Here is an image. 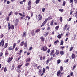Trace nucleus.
Wrapping results in <instances>:
<instances>
[{"mask_svg": "<svg viewBox=\"0 0 77 77\" xmlns=\"http://www.w3.org/2000/svg\"><path fill=\"white\" fill-rule=\"evenodd\" d=\"M60 70L61 71H63V67L62 66H60Z\"/></svg>", "mask_w": 77, "mask_h": 77, "instance_id": "4c0bfd02", "label": "nucleus"}, {"mask_svg": "<svg viewBox=\"0 0 77 77\" xmlns=\"http://www.w3.org/2000/svg\"><path fill=\"white\" fill-rule=\"evenodd\" d=\"M29 63H27L25 64V66H29Z\"/></svg>", "mask_w": 77, "mask_h": 77, "instance_id": "3c124183", "label": "nucleus"}, {"mask_svg": "<svg viewBox=\"0 0 77 77\" xmlns=\"http://www.w3.org/2000/svg\"><path fill=\"white\" fill-rule=\"evenodd\" d=\"M47 47L44 46H43L41 48V50H43V51H46V50H47Z\"/></svg>", "mask_w": 77, "mask_h": 77, "instance_id": "f257e3e1", "label": "nucleus"}, {"mask_svg": "<svg viewBox=\"0 0 77 77\" xmlns=\"http://www.w3.org/2000/svg\"><path fill=\"white\" fill-rule=\"evenodd\" d=\"M40 39H41V41H42V42H43V41H44V40H45V38H44V37L43 36L41 37L40 38Z\"/></svg>", "mask_w": 77, "mask_h": 77, "instance_id": "423d86ee", "label": "nucleus"}, {"mask_svg": "<svg viewBox=\"0 0 77 77\" xmlns=\"http://www.w3.org/2000/svg\"><path fill=\"white\" fill-rule=\"evenodd\" d=\"M11 61L10 60V57H8V58L7 62H8V63H9Z\"/></svg>", "mask_w": 77, "mask_h": 77, "instance_id": "a211bd4d", "label": "nucleus"}, {"mask_svg": "<svg viewBox=\"0 0 77 77\" xmlns=\"http://www.w3.org/2000/svg\"><path fill=\"white\" fill-rule=\"evenodd\" d=\"M72 49H73V47H71L70 48V51H72Z\"/></svg>", "mask_w": 77, "mask_h": 77, "instance_id": "864d4df0", "label": "nucleus"}, {"mask_svg": "<svg viewBox=\"0 0 77 77\" xmlns=\"http://www.w3.org/2000/svg\"><path fill=\"white\" fill-rule=\"evenodd\" d=\"M57 42H59V40H57L56 41H55L54 42V44L56 45V44H57Z\"/></svg>", "mask_w": 77, "mask_h": 77, "instance_id": "c756f323", "label": "nucleus"}, {"mask_svg": "<svg viewBox=\"0 0 77 77\" xmlns=\"http://www.w3.org/2000/svg\"><path fill=\"white\" fill-rule=\"evenodd\" d=\"M22 65H23L22 64L18 65L17 66V68L19 69H20V68H21V66H22Z\"/></svg>", "mask_w": 77, "mask_h": 77, "instance_id": "6ab92c4d", "label": "nucleus"}, {"mask_svg": "<svg viewBox=\"0 0 77 77\" xmlns=\"http://www.w3.org/2000/svg\"><path fill=\"white\" fill-rule=\"evenodd\" d=\"M53 23H54V20H52L50 23V25L52 26L53 25Z\"/></svg>", "mask_w": 77, "mask_h": 77, "instance_id": "0eeeda50", "label": "nucleus"}, {"mask_svg": "<svg viewBox=\"0 0 77 77\" xmlns=\"http://www.w3.org/2000/svg\"><path fill=\"white\" fill-rule=\"evenodd\" d=\"M12 11L10 12L9 14H8V16L9 17V16H11V15H12Z\"/></svg>", "mask_w": 77, "mask_h": 77, "instance_id": "58836bf2", "label": "nucleus"}, {"mask_svg": "<svg viewBox=\"0 0 77 77\" xmlns=\"http://www.w3.org/2000/svg\"><path fill=\"white\" fill-rule=\"evenodd\" d=\"M52 2L54 3V4H55L56 3V2H55V1H54V0H52Z\"/></svg>", "mask_w": 77, "mask_h": 77, "instance_id": "774afa93", "label": "nucleus"}, {"mask_svg": "<svg viewBox=\"0 0 77 77\" xmlns=\"http://www.w3.org/2000/svg\"><path fill=\"white\" fill-rule=\"evenodd\" d=\"M47 23V22H46V21H45L43 23H42V26H44V25H45V24H46V23Z\"/></svg>", "mask_w": 77, "mask_h": 77, "instance_id": "c9c22d12", "label": "nucleus"}, {"mask_svg": "<svg viewBox=\"0 0 77 77\" xmlns=\"http://www.w3.org/2000/svg\"><path fill=\"white\" fill-rule=\"evenodd\" d=\"M16 46V43H14V44L13 45V49H14V48H15V46Z\"/></svg>", "mask_w": 77, "mask_h": 77, "instance_id": "9d476101", "label": "nucleus"}, {"mask_svg": "<svg viewBox=\"0 0 77 77\" xmlns=\"http://www.w3.org/2000/svg\"><path fill=\"white\" fill-rule=\"evenodd\" d=\"M50 51V49H48L47 51L48 53H49Z\"/></svg>", "mask_w": 77, "mask_h": 77, "instance_id": "69168bd1", "label": "nucleus"}, {"mask_svg": "<svg viewBox=\"0 0 77 77\" xmlns=\"http://www.w3.org/2000/svg\"><path fill=\"white\" fill-rule=\"evenodd\" d=\"M31 33H32V35H35V31H34V30H32V31Z\"/></svg>", "mask_w": 77, "mask_h": 77, "instance_id": "cd10ccee", "label": "nucleus"}, {"mask_svg": "<svg viewBox=\"0 0 77 77\" xmlns=\"http://www.w3.org/2000/svg\"><path fill=\"white\" fill-rule=\"evenodd\" d=\"M26 36V32H25L23 33V35H22V37L23 38V36Z\"/></svg>", "mask_w": 77, "mask_h": 77, "instance_id": "4468645a", "label": "nucleus"}, {"mask_svg": "<svg viewBox=\"0 0 77 77\" xmlns=\"http://www.w3.org/2000/svg\"><path fill=\"white\" fill-rule=\"evenodd\" d=\"M48 35V32H46L44 34V36H47V35Z\"/></svg>", "mask_w": 77, "mask_h": 77, "instance_id": "2eb2a0df", "label": "nucleus"}, {"mask_svg": "<svg viewBox=\"0 0 77 77\" xmlns=\"http://www.w3.org/2000/svg\"><path fill=\"white\" fill-rule=\"evenodd\" d=\"M8 30H11V27L10 26H8Z\"/></svg>", "mask_w": 77, "mask_h": 77, "instance_id": "0e129e2a", "label": "nucleus"}, {"mask_svg": "<svg viewBox=\"0 0 77 77\" xmlns=\"http://www.w3.org/2000/svg\"><path fill=\"white\" fill-rule=\"evenodd\" d=\"M60 21H62V17H60Z\"/></svg>", "mask_w": 77, "mask_h": 77, "instance_id": "603ef678", "label": "nucleus"}, {"mask_svg": "<svg viewBox=\"0 0 77 77\" xmlns=\"http://www.w3.org/2000/svg\"><path fill=\"white\" fill-rule=\"evenodd\" d=\"M54 50H51V54H53V53H54Z\"/></svg>", "mask_w": 77, "mask_h": 77, "instance_id": "bb28decb", "label": "nucleus"}, {"mask_svg": "<svg viewBox=\"0 0 77 77\" xmlns=\"http://www.w3.org/2000/svg\"><path fill=\"white\" fill-rule=\"evenodd\" d=\"M20 4L22 5V4H23V1H20Z\"/></svg>", "mask_w": 77, "mask_h": 77, "instance_id": "13d9d810", "label": "nucleus"}, {"mask_svg": "<svg viewBox=\"0 0 77 77\" xmlns=\"http://www.w3.org/2000/svg\"><path fill=\"white\" fill-rule=\"evenodd\" d=\"M64 62L66 63L68 62V59H67L66 60H65L64 61Z\"/></svg>", "mask_w": 77, "mask_h": 77, "instance_id": "e433bc0d", "label": "nucleus"}, {"mask_svg": "<svg viewBox=\"0 0 77 77\" xmlns=\"http://www.w3.org/2000/svg\"><path fill=\"white\" fill-rule=\"evenodd\" d=\"M45 10V8H43L42 9V11L43 12H44Z\"/></svg>", "mask_w": 77, "mask_h": 77, "instance_id": "37998d69", "label": "nucleus"}, {"mask_svg": "<svg viewBox=\"0 0 77 77\" xmlns=\"http://www.w3.org/2000/svg\"><path fill=\"white\" fill-rule=\"evenodd\" d=\"M59 26H57L55 27V29L57 30H58V29H59Z\"/></svg>", "mask_w": 77, "mask_h": 77, "instance_id": "4be33fe9", "label": "nucleus"}, {"mask_svg": "<svg viewBox=\"0 0 77 77\" xmlns=\"http://www.w3.org/2000/svg\"><path fill=\"white\" fill-rule=\"evenodd\" d=\"M30 58H28L27 59L26 62H30Z\"/></svg>", "mask_w": 77, "mask_h": 77, "instance_id": "aec40b11", "label": "nucleus"}, {"mask_svg": "<svg viewBox=\"0 0 77 77\" xmlns=\"http://www.w3.org/2000/svg\"><path fill=\"white\" fill-rule=\"evenodd\" d=\"M3 37V34H1V36H0V38H2Z\"/></svg>", "mask_w": 77, "mask_h": 77, "instance_id": "5fc2aeb1", "label": "nucleus"}, {"mask_svg": "<svg viewBox=\"0 0 77 77\" xmlns=\"http://www.w3.org/2000/svg\"><path fill=\"white\" fill-rule=\"evenodd\" d=\"M30 8H31V6L30 5H29L28 7V10H29V11L30 10V9H31Z\"/></svg>", "mask_w": 77, "mask_h": 77, "instance_id": "412c9836", "label": "nucleus"}, {"mask_svg": "<svg viewBox=\"0 0 77 77\" xmlns=\"http://www.w3.org/2000/svg\"><path fill=\"white\" fill-rule=\"evenodd\" d=\"M60 54H61V55H63V54H64V52H63V51H60Z\"/></svg>", "mask_w": 77, "mask_h": 77, "instance_id": "ddd939ff", "label": "nucleus"}, {"mask_svg": "<svg viewBox=\"0 0 77 77\" xmlns=\"http://www.w3.org/2000/svg\"><path fill=\"white\" fill-rule=\"evenodd\" d=\"M63 41H61V42L60 43V45H63Z\"/></svg>", "mask_w": 77, "mask_h": 77, "instance_id": "473e14b6", "label": "nucleus"}, {"mask_svg": "<svg viewBox=\"0 0 77 77\" xmlns=\"http://www.w3.org/2000/svg\"><path fill=\"white\" fill-rule=\"evenodd\" d=\"M59 54V50H56V52L55 53L57 55Z\"/></svg>", "mask_w": 77, "mask_h": 77, "instance_id": "1a4fd4ad", "label": "nucleus"}, {"mask_svg": "<svg viewBox=\"0 0 77 77\" xmlns=\"http://www.w3.org/2000/svg\"><path fill=\"white\" fill-rule=\"evenodd\" d=\"M3 45H4V41L3 40H2L0 43V46H2V47H3Z\"/></svg>", "mask_w": 77, "mask_h": 77, "instance_id": "7ed1b4c3", "label": "nucleus"}, {"mask_svg": "<svg viewBox=\"0 0 77 77\" xmlns=\"http://www.w3.org/2000/svg\"><path fill=\"white\" fill-rule=\"evenodd\" d=\"M75 54H72V59H74L75 57Z\"/></svg>", "mask_w": 77, "mask_h": 77, "instance_id": "6e6552de", "label": "nucleus"}, {"mask_svg": "<svg viewBox=\"0 0 77 77\" xmlns=\"http://www.w3.org/2000/svg\"><path fill=\"white\" fill-rule=\"evenodd\" d=\"M6 71H7V69H6V67H5L4 68V71L5 72Z\"/></svg>", "mask_w": 77, "mask_h": 77, "instance_id": "a18cd8bd", "label": "nucleus"}, {"mask_svg": "<svg viewBox=\"0 0 77 77\" xmlns=\"http://www.w3.org/2000/svg\"><path fill=\"white\" fill-rule=\"evenodd\" d=\"M7 54H8V52L6 51L5 53V55H7Z\"/></svg>", "mask_w": 77, "mask_h": 77, "instance_id": "338daca9", "label": "nucleus"}, {"mask_svg": "<svg viewBox=\"0 0 77 77\" xmlns=\"http://www.w3.org/2000/svg\"><path fill=\"white\" fill-rule=\"evenodd\" d=\"M15 22L16 23H18V19H16L15 20Z\"/></svg>", "mask_w": 77, "mask_h": 77, "instance_id": "09e8293b", "label": "nucleus"}, {"mask_svg": "<svg viewBox=\"0 0 77 77\" xmlns=\"http://www.w3.org/2000/svg\"><path fill=\"white\" fill-rule=\"evenodd\" d=\"M77 66V65H75V66H73V67L72 68V70H73V69H74L75 68V66Z\"/></svg>", "mask_w": 77, "mask_h": 77, "instance_id": "f704fd0d", "label": "nucleus"}, {"mask_svg": "<svg viewBox=\"0 0 77 77\" xmlns=\"http://www.w3.org/2000/svg\"><path fill=\"white\" fill-rule=\"evenodd\" d=\"M7 46H8V45H7V44H5V45L4 46L5 48H6Z\"/></svg>", "mask_w": 77, "mask_h": 77, "instance_id": "052dcab7", "label": "nucleus"}, {"mask_svg": "<svg viewBox=\"0 0 77 77\" xmlns=\"http://www.w3.org/2000/svg\"><path fill=\"white\" fill-rule=\"evenodd\" d=\"M6 19L8 21H9V17H7Z\"/></svg>", "mask_w": 77, "mask_h": 77, "instance_id": "8fccbe9b", "label": "nucleus"}, {"mask_svg": "<svg viewBox=\"0 0 77 77\" xmlns=\"http://www.w3.org/2000/svg\"><path fill=\"white\" fill-rule=\"evenodd\" d=\"M12 70H13L14 69V68H15V66H14V65H13L12 66Z\"/></svg>", "mask_w": 77, "mask_h": 77, "instance_id": "ea45409f", "label": "nucleus"}, {"mask_svg": "<svg viewBox=\"0 0 77 77\" xmlns=\"http://www.w3.org/2000/svg\"><path fill=\"white\" fill-rule=\"evenodd\" d=\"M43 72H45V69L43 68Z\"/></svg>", "mask_w": 77, "mask_h": 77, "instance_id": "6e6d98bb", "label": "nucleus"}, {"mask_svg": "<svg viewBox=\"0 0 77 77\" xmlns=\"http://www.w3.org/2000/svg\"><path fill=\"white\" fill-rule=\"evenodd\" d=\"M65 3H66L65 1H64L63 2V5H62L63 6H65Z\"/></svg>", "mask_w": 77, "mask_h": 77, "instance_id": "a878e982", "label": "nucleus"}, {"mask_svg": "<svg viewBox=\"0 0 77 77\" xmlns=\"http://www.w3.org/2000/svg\"><path fill=\"white\" fill-rule=\"evenodd\" d=\"M40 31V29H37L35 31V33H38V32H39Z\"/></svg>", "mask_w": 77, "mask_h": 77, "instance_id": "5701e85b", "label": "nucleus"}, {"mask_svg": "<svg viewBox=\"0 0 77 77\" xmlns=\"http://www.w3.org/2000/svg\"><path fill=\"white\" fill-rule=\"evenodd\" d=\"M57 38L59 39H60V38H61V35H59L57 36Z\"/></svg>", "mask_w": 77, "mask_h": 77, "instance_id": "72a5a7b5", "label": "nucleus"}, {"mask_svg": "<svg viewBox=\"0 0 77 77\" xmlns=\"http://www.w3.org/2000/svg\"><path fill=\"white\" fill-rule=\"evenodd\" d=\"M50 27H48L47 29V30H50Z\"/></svg>", "mask_w": 77, "mask_h": 77, "instance_id": "680f3d73", "label": "nucleus"}, {"mask_svg": "<svg viewBox=\"0 0 77 77\" xmlns=\"http://www.w3.org/2000/svg\"><path fill=\"white\" fill-rule=\"evenodd\" d=\"M49 62H50V60H47L46 62V64H48V63H49Z\"/></svg>", "mask_w": 77, "mask_h": 77, "instance_id": "b1692460", "label": "nucleus"}, {"mask_svg": "<svg viewBox=\"0 0 77 77\" xmlns=\"http://www.w3.org/2000/svg\"><path fill=\"white\" fill-rule=\"evenodd\" d=\"M24 42H22L20 43V46H23V45H24Z\"/></svg>", "mask_w": 77, "mask_h": 77, "instance_id": "dca6fc26", "label": "nucleus"}, {"mask_svg": "<svg viewBox=\"0 0 77 77\" xmlns=\"http://www.w3.org/2000/svg\"><path fill=\"white\" fill-rule=\"evenodd\" d=\"M13 49H14L13 48H12V46H10L8 48V50H13Z\"/></svg>", "mask_w": 77, "mask_h": 77, "instance_id": "f8f14e48", "label": "nucleus"}, {"mask_svg": "<svg viewBox=\"0 0 77 77\" xmlns=\"http://www.w3.org/2000/svg\"><path fill=\"white\" fill-rule=\"evenodd\" d=\"M39 20H42V16L41 14H39L38 15V17Z\"/></svg>", "mask_w": 77, "mask_h": 77, "instance_id": "39448f33", "label": "nucleus"}, {"mask_svg": "<svg viewBox=\"0 0 77 77\" xmlns=\"http://www.w3.org/2000/svg\"><path fill=\"white\" fill-rule=\"evenodd\" d=\"M10 27L11 28V29H12V30L14 29V26L12 25H11Z\"/></svg>", "mask_w": 77, "mask_h": 77, "instance_id": "9b49d317", "label": "nucleus"}, {"mask_svg": "<svg viewBox=\"0 0 77 77\" xmlns=\"http://www.w3.org/2000/svg\"><path fill=\"white\" fill-rule=\"evenodd\" d=\"M40 2V0H37L35 1V3L36 4H38L39 3V2Z\"/></svg>", "mask_w": 77, "mask_h": 77, "instance_id": "f3484780", "label": "nucleus"}, {"mask_svg": "<svg viewBox=\"0 0 77 77\" xmlns=\"http://www.w3.org/2000/svg\"><path fill=\"white\" fill-rule=\"evenodd\" d=\"M38 72L39 74H41V72H42L41 71V69H39V71Z\"/></svg>", "mask_w": 77, "mask_h": 77, "instance_id": "a19ab883", "label": "nucleus"}, {"mask_svg": "<svg viewBox=\"0 0 77 77\" xmlns=\"http://www.w3.org/2000/svg\"><path fill=\"white\" fill-rule=\"evenodd\" d=\"M33 64V66H38V65L35 63H34Z\"/></svg>", "mask_w": 77, "mask_h": 77, "instance_id": "393cba45", "label": "nucleus"}, {"mask_svg": "<svg viewBox=\"0 0 77 77\" xmlns=\"http://www.w3.org/2000/svg\"><path fill=\"white\" fill-rule=\"evenodd\" d=\"M59 11H60V12H63V9H59Z\"/></svg>", "mask_w": 77, "mask_h": 77, "instance_id": "79ce46f5", "label": "nucleus"}, {"mask_svg": "<svg viewBox=\"0 0 77 77\" xmlns=\"http://www.w3.org/2000/svg\"><path fill=\"white\" fill-rule=\"evenodd\" d=\"M40 58V60H42V56H41Z\"/></svg>", "mask_w": 77, "mask_h": 77, "instance_id": "e2e57ef3", "label": "nucleus"}, {"mask_svg": "<svg viewBox=\"0 0 77 77\" xmlns=\"http://www.w3.org/2000/svg\"><path fill=\"white\" fill-rule=\"evenodd\" d=\"M28 5L29 6L31 5V2L30 1H29L28 2Z\"/></svg>", "mask_w": 77, "mask_h": 77, "instance_id": "49530a36", "label": "nucleus"}, {"mask_svg": "<svg viewBox=\"0 0 77 77\" xmlns=\"http://www.w3.org/2000/svg\"><path fill=\"white\" fill-rule=\"evenodd\" d=\"M60 74H61V71L60 70L58 71L57 74V76H59V75H60Z\"/></svg>", "mask_w": 77, "mask_h": 77, "instance_id": "20e7f679", "label": "nucleus"}, {"mask_svg": "<svg viewBox=\"0 0 77 77\" xmlns=\"http://www.w3.org/2000/svg\"><path fill=\"white\" fill-rule=\"evenodd\" d=\"M70 28L69 26H67V25H66L65 26V27L64 28V30H68Z\"/></svg>", "mask_w": 77, "mask_h": 77, "instance_id": "f03ea898", "label": "nucleus"}, {"mask_svg": "<svg viewBox=\"0 0 77 77\" xmlns=\"http://www.w3.org/2000/svg\"><path fill=\"white\" fill-rule=\"evenodd\" d=\"M32 47H30L29 48V50L30 51V50H32Z\"/></svg>", "mask_w": 77, "mask_h": 77, "instance_id": "c03bdc74", "label": "nucleus"}, {"mask_svg": "<svg viewBox=\"0 0 77 77\" xmlns=\"http://www.w3.org/2000/svg\"><path fill=\"white\" fill-rule=\"evenodd\" d=\"M3 56V53L2 52H1L0 53V57H2Z\"/></svg>", "mask_w": 77, "mask_h": 77, "instance_id": "de8ad7c7", "label": "nucleus"}, {"mask_svg": "<svg viewBox=\"0 0 77 77\" xmlns=\"http://www.w3.org/2000/svg\"><path fill=\"white\" fill-rule=\"evenodd\" d=\"M52 17L51 16H49L48 18V19H49V20H50L51 19H52Z\"/></svg>", "mask_w": 77, "mask_h": 77, "instance_id": "2f4dec72", "label": "nucleus"}, {"mask_svg": "<svg viewBox=\"0 0 77 77\" xmlns=\"http://www.w3.org/2000/svg\"><path fill=\"white\" fill-rule=\"evenodd\" d=\"M24 45L25 46V47H27V43H25L24 44Z\"/></svg>", "mask_w": 77, "mask_h": 77, "instance_id": "4d7b16f0", "label": "nucleus"}, {"mask_svg": "<svg viewBox=\"0 0 77 77\" xmlns=\"http://www.w3.org/2000/svg\"><path fill=\"white\" fill-rule=\"evenodd\" d=\"M68 35H69V32L67 33L66 35V36H68Z\"/></svg>", "mask_w": 77, "mask_h": 77, "instance_id": "bf43d9fd", "label": "nucleus"}, {"mask_svg": "<svg viewBox=\"0 0 77 77\" xmlns=\"http://www.w3.org/2000/svg\"><path fill=\"white\" fill-rule=\"evenodd\" d=\"M18 48L16 47L15 49V51H18Z\"/></svg>", "mask_w": 77, "mask_h": 77, "instance_id": "7c9ffc66", "label": "nucleus"}, {"mask_svg": "<svg viewBox=\"0 0 77 77\" xmlns=\"http://www.w3.org/2000/svg\"><path fill=\"white\" fill-rule=\"evenodd\" d=\"M57 63H60V60H58L57 62Z\"/></svg>", "mask_w": 77, "mask_h": 77, "instance_id": "c85d7f7f", "label": "nucleus"}]
</instances>
